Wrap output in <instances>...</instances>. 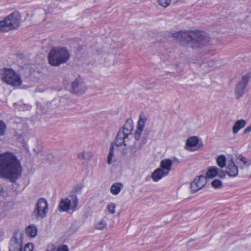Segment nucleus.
<instances>
[{"instance_id": "cd10ccee", "label": "nucleus", "mask_w": 251, "mask_h": 251, "mask_svg": "<svg viewBox=\"0 0 251 251\" xmlns=\"http://www.w3.org/2000/svg\"><path fill=\"white\" fill-rule=\"evenodd\" d=\"M158 4L164 8L168 7L171 3V0H157Z\"/></svg>"}, {"instance_id": "4c0bfd02", "label": "nucleus", "mask_w": 251, "mask_h": 251, "mask_svg": "<svg viewBox=\"0 0 251 251\" xmlns=\"http://www.w3.org/2000/svg\"><path fill=\"white\" fill-rule=\"evenodd\" d=\"M133 124V120L131 118H128L127 119L125 123L124 126H132Z\"/></svg>"}, {"instance_id": "4be33fe9", "label": "nucleus", "mask_w": 251, "mask_h": 251, "mask_svg": "<svg viewBox=\"0 0 251 251\" xmlns=\"http://www.w3.org/2000/svg\"><path fill=\"white\" fill-rule=\"evenodd\" d=\"M219 169L216 167H212L209 169L206 173V176L208 178H213L218 174Z\"/></svg>"}, {"instance_id": "f3484780", "label": "nucleus", "mask_w": 251, "mask_h": 251, "mask_svg": "<svg viewBox=\"0 0 251 251\" xmlns=\"http://www.w3.org/2000/svg\"><path fill=\"white\" fill-rule=\"evenodd\" d=\"M172 161L170 159L162 160L160 164V169H162L167 174H169L171 170Z\"/></svg>"}, {"instance_id": "5701e85b", "label": "nucleus", "mask_w": 251, "mask_h": 251, "mask_svg": "<svg viewBox=\"0 0 251 251\" xmlns=\"http://www.w3.org/2000/svg\"><path fill=\"white\" fill-rule=\"evenodd\" d=\"M114 146L113 144H111L110 147L108 155L107 156V163L111 164L114 161Z\"/></svg>"}, {"instance_id": "1a4fd4ad", "label": "nucleus", "mask_w": 251, "mask_h": 251, "mask_svg": "<svg viewBox=\"0 0 251 251\" xmlns=\"http://www.w3.org/2000/svg\"><path fill=\"white\" fill-rule=\"evenodd\" d=\"M23 242L22 233H14L10 240L9 251H22Z\"/></svg>"}, {"instance_id": "72a5a7b5", "label": "nucleus", "mask_w": 251, "mask_h": 251, "mask_svg": "<svg viewBox=\"0 0 251 251\" xmlns=\"http://www.w3.org/2000/svg\"><path fill=\"white\" fill-rule=\"evenodd\" d=\"M33 249V246L32 244H27L24 248V251H32Z\"/></svg>"}, {"instance_id": "a18cd8bd", "label": "nucleus", "mask_w": 251, "mask_h": 251, "mask_svg": "<svg viewBox=\"0 0 251 251\" xmlns=\"http://www.w3.org/2000/svg\"><path fill=\"white\" fill-rule=\"evenodd\" d=\"M22 137H24V135H23L22 134H20V135L19 136V138H21Z\"/></svg>"}, {"instance_id": "7ed1b4c3", "label": "nucleus", "mask_w": 251, "mask_h": 251, "mask_svg": "<svg viewBox=\"0 0 251 251\" xmlns=\"http://www.w3.org/2000/svg\"><path fill=\"white\" fill-rule=\"evenodd\" d=\"M70 58L69 51L64 48L52 49L48 55L49 64L52 66H59L68 61Z\"/></svg>"}, {"instance_id": "6ab92c4d", "label": "nucleus", "mask_w": 251, "mask_h": 251, "mask_svg": "<svg viewBox=\"0 0 251 251\" xmlns=\"http://www.w3.org/2000/svg\"><path fill=\"white\" fill-rule=\"evenodd\" d=\"M124 187L122 183L115 182L113 183L110 188V192L114 195H118Z\"/></svg>"}, {"instance_id": "0eeeda50", "label": "nucleus", "mask_w": 251, "mask_h": 251, "mask_svg": "<svg viewBox=\"0 0 251 251\" xmlns=\"http://www.w3.org/2000/svg\"><path fill=\"white\" fill-rule=\"evenodd\" d=\"M48 210L47 201L44 198H40L36 202L33 213L37 218L43 219L47 216Z\"/></svg>"}, {"instance_id": "7c9ffc66", "label": "nucleus", "mask_w": 251, "mask_h": 251, "mask_svg": "<svg viewBox=\"0 0 251 251\" xmlns=\"http://www.w3.org/2000/svg\"><path fill=\"white\" fill-rule=\"evenodd\" d=\"M238 158L241 162H243V163L244 164V165H246V166L250 165V163L249 161L247 158H246L243 156H242L241 154L239 155V156H238Z\"/></svg>"}, {"instance_id": "e433bc0d", "label": "nucleus", "mask_w": 251, "mask_h": 251, "mask_svg": "<svg viewBox=\"0 0 251 251\" xmlns=\"http://www.w3.org/2000/svg\"><path fill=\"white\" fill-rule=\"evenodd\" d=\"M57 249L56 246L52 244L48 247L46 251H57Z\"/></svg>"}, {"instance_id": "2eb2a0df", "label": "nucleus", "mask_w": 251, "mask_h": 251, "mask_svg": "<svg viewBox=\"0 0 251 251\" xmlns=\"http://www.w3.org/2000/svg\"><path fill=\"white\" fill-rule=\"evenodd\" d=\"M226 173L230 177H235L238 175V169L232 159L227 162L226 166Z\"/></svg>"}, {"instance_id": "9d476101", "label": "nucleus", "mask_w": 251, "mask_h": 251, "mask_svg": "<svg viewBox=\"0 0 251 251\" xmlns=\"http://www.w3.org/2000/svg\"><path fill=\"white\" fill-rule=\"evenodd\" d=\"M71 88L73 92L78 95L84 94L87 90V87L83 79L80 76L72 82Z\"/></svg>"}, {"instance_id": "f8f14e48", "label": "nucleus", "mask_w": 251, "mask_h": 251, "mask_svg": "<svg viewBox=\"0 0 251 251\" xmlns=\"http://www.w3.org/2000/svg\"><path fill=\"white\" fill-rule=\"evenodd\" d=\"M207 182L206 177L201 176L196 178L191 183L190 187L192 193H195L202 188Z\"/></svg>"}, {"instance_id": "393cba45", "label": "nucleus", "mask_w": 251, "mask_h": 251, "mask_svg": "<svg viewBox=\"0 0 251 251\" xmlns=\"http://www.w3.org/2000/svg\"><path fill=\"white\" fill-rule=\"evenodd\" d=\"M107 224L104 219H102L98 222L95 225V228L97 229L102 230L105 228Z\"/></svg>"}, {"instance_id": "c85d7f7f", "label": "nucleus", "mask_w": 251, "mask_h": 251, "mask_svg": "<svg viewBox=\"0 0 251 251\" xmlns=\"http://www.w3.org/2000/svg\"><path fill=\"white\" fill-rule=\"evenodd\" d=\"M211 185L214 188H221L222 186V182L221 180L215 179L211 182Z\"/></svg>"}, {"instance_id": "ea45409f", "label": "nucleus", "mask_w": 251, "mask_h": 251, "mask_svg": "<svg viewBox=\"0 0 251 251\" xmlns=\"http://www.w3.org/2000/svg\"><path fill=\"white\" fill-rule=\"evenodd\" d=\"M251 131V126H248L247 128H246L244 131L245 134L248 133Z\"/></svg>"}, {"instance_id": "9b49d317", "label": "nucleus", "mask_w": 251, "mask_h": 251, "mask_svg": "<svg viewBox=\"0 0 251 251\" xmlns=\"http://www.w3.org/2000/svg\"><path fill=\"white\" fill-rule=\"evenodd\" d=\"M249 78V75H244L236 85L235 94L237 98L241 97L245 93L246 87L248 83Z\"/></svg>"}, {"instance_id": "dca6fc26", "label": "nucleus", "mask_w": 251, "mask_h": 251, "mask_svg": "<svg viewBox=\"0 0 251 251\" xmlns=\"http://www.w3.org/2000/svg\"><path fill=\"white\" fill-rule=\"evenodd\" d=\"M142 144L140 141H136L134 145L130 147L128 156L130 158H133L140 154V150L142 148Z\"/></svg>"}, {"instance_id": "412c9836", "label": "nucleus", "mask_w": 251, "mask_h": 251, "mask_svg": "<svg viewBox=\"0 0 251 251\" xmlns=\"http://www.w3.org/2000/svg\"><path fill=\"white\" fill-rule=\"evenodd\" d=\"M216 163L219 167L223 168L226 166V158L225 155H221L218 156L216 158Z\"/></svg>"}, {"instance_id": "39448f33", "label": "nucleus", "mask_w": 251, "mask_h": 251, "mask_svg": "<svg viewBox=\"0 0 251 251\" xmlns=\"http://www.w3.org/2000/svg\"><path fill=\"white\" fill-rule=\"evenodd\" d=\"M0 77L3 81L9 85L19 86L22 84V80L19 75L10 69H4L1 70Z\"/></svg>"}, {"instance_id": "473e14b6", "label": "nucleus", "mask_w": 251, "mask_h": 251, "mask_svg": "<svg viewBox=\"0 0 251 251\" xmlns=\"http://www.w3.org/2000/svg\"><path fill=\"white\" fill-rule=\"evenodd\" d=\"M57 251H69V250L67 245H63L58 247Z\"/></svg>"}, {"instance_id": "2f4dec72", "label": "nucleus", "mask_w": 251, "mask_h": 251, "mask_svg": "<svg viewBox=\"0 0 251 251\" xmlns=\"http://www.w3.org/2000/svg\"><path fill=\"white\" fill-rule=\"evenodd\" d=\"M247 124V122L243 119L237 121L233 126H245Z\"/></svg>"}, {"instance_id": "c03bdc74", "label": "nucleus", "mask_w": 251, "mask_h": 251, "mask_svg": "<svg viewBox=\"0 0 251 251\" xmlns=\"http://www.w3.org/2000/svg\"><path fill=\"white\" fill-rule=\"evenodd\" d=\"M174 161L176 162V163H179L178 160L176 158H174Z\"/></svg>"}, {"instance_id": "b1692460", "label": "nucleus", "mask_w": 251, "mask_h": 251, "mask_svg": "<svg viewBox=\"0 0 251 251\" xmlns=\"http://www.w3.org/2000/svg\"><path fill=\"white\" fill-rule=\"evenodd\" d=\"M93 156V153L90 151H85L80 153L78 157L86 160H90Z\"/></svg>"}, {"instance_id": "aec40b11", "label": "nucleus", "mask_w": 251, "mask_h": 251, "mask_svg": "<svg viewBox=\"0 0 251 251\" xmlns=\"http://www.w3.org/2000/svg\"><path fill=\"white\" fill-rule=\"evenodd\" d=\"M25 232L27 236L31 237H35L37 233V229L35 226L30 225L26 227Z\"/></svg>"}, {"instance_id": "37998d69", "label": "nucleus", "mask_w": 251, "mask_h": 251, "mask_svg": "<svg viewBox=\"0 0 251 251\" xmlns=\"http://www.w3.org/2000/svg\"><path fill=\"white\" fill-rule=\"evenodd\" d=\"M119 113V111L118 110H116L115 111H114V114H118Z\"/></svg>"}, {"instance_id": "c756f323", "label": "nucleus", "mask_w": 251, "mask_h": 251, "mask_svg": "<svg viewBox=\"0 0 251 251\" xmlns=\"http://www.w3.org/2000/svg\"><path fill=\"white\" fill-rule=\"evenodd\" d=\"M116 205L114 203L110 202L107 206V209L109 212L111 214H114L115 213Z\"/></svg>"}, {"instance_id": "6e6552de", "label": "nucleus", "mask_w": 251, "mask_h": 251, "mask_svg": "<svg viewBox=\"0 0 251 251\" xmlns=\"http://www.w3.org/2000/svg\"><path fill=\"white\" fill-rule=\"evenodd\" d=\"M71 198V200L68 198L61 200L58 205L59 208L63 211H67L70 208L75 211L78 205V199L76 195H72Z\"/></svg>"}, {"instance_id": "a878e982", "label": "nucleus", "mask_w": 251, "mask_h": 251, "mask_svg": "<svg viewBox=\"0 0 251 251\" xmlns=\"http://www.w3.org/2000/svg\"><path fill=\"white\" fill-rule=\"evenodd\" d=\"M147 118L144 112H141L139 115L137 126H144L147 122Z\"/></svg>"}, {"instance_id": "20e7f679", "label": "nucleus", "mask_w": 251, "mask_h": 251, "mask_svg": "<svg viewBox=\"0 0 251 251\" xmlns=\"http://www.w3.org/2000/svg\"><path fill=\"white\" fill-rule=\"evenodd\" d=\"M21 16L18 12H14L0 21V31H6L16 28L20 25Z\"/></svg>"}, {"instance_id": "a19ab883", "label": "nucleus", "mask_w": 251, "mask_h": 251, "mask_svg": "<svg viewBox=\"0 0 251 251\" xmlns=\"http://www.w3.org/2000/svg\"><path fill=\"white\" fill-rule=\"evenodd\" d=\"M56 102H57V100H52L51 101V102L50 104H51V105H53V104H54V105H55V104L56 103Z\"/></svg>"}, {"instance_id": "f03ea898", "label": "nucleus", "mask_w": 251, "mask_h": 251, "mask_svg": "<svg viewBox=\"0 0 251 251\" xmlns=\"http://www.w3.org/2000/svg\"><path fill=\"white\" fill-rule=\"evenodd\" d=\"M172 37L179 42L188 43L194 49L204 46L210 41L206 33L198 30L177 32L173 34Z\"/></svg>"}, {"instance_id": "bb28decb", "label": "nucleus", "mask_w": 251, "mask_h": 251, "mask_svg": "<svg viewBox=\"0 0 251 251\" xmlns=\"http://www.w3.org/2000/svg\"><path fill=\"white\" fill-rule=\"evenodd\" d=\"M144 126H137V129L134 133V137L136 141H139L143 130Z\"/></svg>"}, {"instance_id": "c9c22d12", "label": "nucleus", "mask_w": 251, "mask_h": 251, "mask_svg": "<svg viewBox=\"0 0 251 251\" xmlns=\"http://www.w3.org/2000/svg\"><path fill=\"white\" fill-rule=\"evenodd\" d=\"M217 176L222 178H224L226 177V173L223 171L219 169L218 174Z\"/></svg>"}, {"instance_id": "4468645a", "label": "nucleus", "mask_w": 251, "mask_h": 251, "mask_svg": "<svg viewBox=\"0 0 251 251\" xmlns=\"http://www.w3.org/2000/svg\"><path fill=\"white\" fill-rule=\"evenodd\" d=\"M217 61L208 55H205L203 57V62L201 64V67L205 70L207 71L211 70L213 69L216 65Z\"/></svg>"}, {"instance_id": "ddd939ff", "label": "nucleus", "mask_w": 251, "mask_h": 251, "mask_svg": "<svg viewBox=\"0 0 251 251\" xmlns=\"http://www.w3.org/2000/svg\"><path fill=\"white\" fill-rule=\"evenodd\" d=\"M186 145L188 149L193 151L200 149L202 146V143H199V139L196 136H193L188 138L186 142Z\"/></svg>"}, {"instance_id": "f257e3e1", "label": "nucleus", "mask_w": 251, "mask_h": 251, "mask_svg": "<svg viewBox=\"0 0 251 251\" xmlns=\"http://www.w3.org/2000/svg\"><path fill=\"white\" fill-rule=\"evenodd\" d=\"M22 167L17 156L12 152L0 154V178L15 182L21 176Z\"/></svg>"}, {"instance_id": "49530a36", "label": "nucleus", "mask_w": 251, "mask_h": 251, "mask_svg": "<svg viewBox=\"0 0 251 251\" xmlns=\"http://www.w3.org/2000/svg\"><path fill=\"white\" fill-rule=\"evenodd\" d=\"M39 108H40V107H39V106H38V107H37V109H38V110H39Z\"/></svg>"}, {"instance_id": "a211bd4d", "label": "nucleus", "mask_w": 251, "mask_h": 251, "mask_svg": "<svg viewBox=\"0 0 251 251\" xmlns=\"http://www.w3.org/2000/svg\"><path fill=\"white\" fill-rule=\"evenodd\" d=\"M168 174L166 173L162 169L157 168L154 171L151 175V178L155 182H157L160 180L163 177L167 176Z\"/></svg>"}, {"instance_id": "423d86ee", "label": "nucleus", "mask_w": 251, "mask_h": 251, "mask_svg": "<svg viewBox=\"0 0 251 251\" xmlns=\"http://www.w3.org/2000/svg\"><path fill=\"white\" fill-rule=\"evenodd\" d=\"M129 127V129L124 126L122 129L118 132L115 141L117 146H121L122 145L125 146L129 145L128 139L130 136H132L131 131L133 126Z\"/></svg>"}, {"instance_id": "79ce46f5", "label": "nucleus", "mask_w": 251, "mask_h": 251, "mask_svg": "<svg viewBox=\"0 0 251 251\" xmlns=\"http://www.w3.org/2000/svg\"><path fill=\"white\" fill-rule=\"evenodd\" d=\"M0 126H5V124L2 121L0 120Z\"/></svg>"}, {"instance_id": "58836bf2", "label": "nucleus", "mask_w": 251, "mask_h": 251, "mask_svg": "<svg viewBox=\"0 0 251 251\" xmlns=\"http://www.w3.org/2000/svg\"><path fill=\"white\" fill-rule=\"evenodd\" d=\"M5 127L6 126H0V136L4 134Z\"/></svg>"}, {"instance_id": "f704fd0d", "label": "nucleus", "mask_w": 251, "mask_h": 251, "mask_svg": "<svg viewBox=\"0 0 251 251\" xmlns=\"http://www.w3.org/2000/svg\"><path fill=\"white\" fill-rule=\"evenodd\" d=\"M244 126H233L232 132L234 134H236L238 131Z\"/></svg>"}]
</instances>
